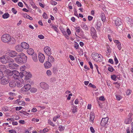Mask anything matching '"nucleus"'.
<instances>
[{
	"mask_svg": "<svg viewBox=\"0 0 133 133\" xmlns=\"http://www.w3.org/2000/svg\"><path fill=\"white\" fill-rule=\"evenodd\" d=\"M27 59L26 56L24 53L21 52L17 56L15 59L17 63L22 64L26 62Z\"/></svg>",
	"mask_w": 133,
	"mask_h": 133,
	"instance_id": "f257e3e1",
	"label": "nucleus"
},
{
	"mask_svg": "<svg viewBox=\"0 0 133 133\" xmlns=\"http://www.w3.org/2000/svg\"><path fill=\"white\" fill-rule=\"evenodd\" d=\"M13 76L16 79H18L20 78H22L24 76V74L23 72H21L19 73L16 70H14Z\"/></svg>",
	"mask_w": 133,
	"mask_h": 133,
	"instance_id": "f03ea898",
	"label": "nucleus"
},
{
	"mask_svg": "<svg viewBox=\"0 0 133 133\" xmlns=\"http://www.w3.org/2000/svg\"><path fill=\"white\" fill-rule=\"evenodd\" d=\"M11 39L10 36L8 34H3L1 37V40L4 42L7 43L10 41Z\"/></svg>",
	"mask_w": 133,
	"mask_h": 133,
	"instance_id": "7ed1b4c3",
	"label": "nucleus"
},
{
	"mask_svg": "<svg viewBox=\"0 0 133 133\" xmlns=\"http://www.w3.org/2000/svg\"><path fill=\"white\" fill-rule=\"evenodd\" d=\"M1 83L2 85H5L7 84L9 82L7 76H4L1 79Z\"/></svg>",
	"mask_w": 133,
	"mask_h": 133,
	"instance_id": "20e7f679",
	"label": "nucleus"
},
{
	"mask_svg": "<svg viewBox=\"0 0 133 133\" xmlns=\"http://www.w3.org/2000/svg\"><path fill=\"white\" fill-rule=\"evenodd\" d=\"M8 56H3L0 57V62L3 64H6L8 63V61L7 57Z\"/></svg>",
	"mask_w": 133,
	"mask_h": 133,
	"instance_id": "39448f33",
	"label": "nucleus"
},
{
	"mask_svg": "<svg viewBox=\"0 0 133 133\" xmlns=\"http://www.w3.org/2000/svg\"><path fill=\"white\" fill-rule=\"evenodd\" d=\"M44 50L48 56H50L51 54V49L50 47L48 46L45 47L44 48Z\"/></svg>",
	"mask_w": 133,
	"mask_h": 133,
	"instance_id": "423d86ee",
	"label": "nucleus"
},
{
	"mask_svg": "<svg viewBox=\"0 0 133 133\" xmlns=\"http://www.w3.org/2000/svg\"><path fill=\"white\" fill-rule=\"evenodd\" d=\"M94 25L95 28L98 31H99L100 30V27L101 26V23L99 21H94Z\"/></svg>",
	"mask_w": 133,
	"mask_h": 133,
	"instance_id": "0eeeda50",
	"label": "nucleus"
},
{
	"mask_svg": "<svg viewBox=\"0 0 133 133\" xmlns=\"http://www.w3.org/2000/svg\"><path fill=\"white\" fill-rule=\"evenodd\" d=\"M108 119L109 118L108 117L103 118L100 123L101 126L103 127L105 126L106 124H107Z\"/></svg>",
	"mask_w": 133,
	"mask_h": 133,
	"instance_id": "6e6552de",
	"label": "nucleus"
},
{
	"mask_svg": "<svg viewBox=\"0 0 133 133\" xmlns=\"http://www.w3.org/2000/svg\"><path fill=\"white\" fill-rule=\"evenodd\" d=\"M132 115V113L129 114L128 118L125 119L124 121L125 123L126 124H129L131 122L132 119L131 117Z\"/></svg>",
	"mask_w": 133,
	"mask_h": 133,
	"instance_id": "1a4fd4ad",
	"label": "nucleus"
},
{
	"mask_svg": "<svg viewBox=\"0 0 133 133\" xmlns=\"http://www.w3.org/2000/svg\"><path fill=\"white\" fill-rule=\"evenodd\" d=\"M31 88V86L30 84H26L22 88V91L23 92L28 91L30 90Z\"/></svg>",
	"mask_w": 133,
	"mask_h": 133,
	"instance_id": "9d476101",
	"label": "nucleus"
},
{
	"mask_svg": "<svg viewBox=\"0 0 133 133\" xmlns=\"http://www.w3.org/2000/svg\"><path fill=\"white\" fill-rule=\"evenodd\" d=\"M40 85L41 87L43 89L47 90L49 88L48 85L45 82H41L40 83Z\"/></svg>",
	"mask_w": 133,
	"mask_h": 133,
	"instance_id": "9b49d317",
	"label": "nucleus"
},
{
	"mask_svg": "<svg viewBox=\"0 0 133 133\" xmlns=\"http://www.w3.org/2000/svg\"><path fill=\"white\" fill-rule=\"evenodd\" d=\"M91 34L93 38H96L97 35L96 31L93 27H92L91 29Z\"/></svg>",
	"mask_w": 133,
	"mask_h": 133,
	"instance_id": "f8f14e48",
	"label": "nucleus"
},
{
	"mask_svg": "<svg viewBox=\"0 0 133 133\" xmlns=\"http://www.w3.org/2000/svg\"><path fill=\"white\" fill-rule=\"evenodd\" d=\"M17 53L15 51H11L8 53V55L10 57H14L16 56L17 57Z\"/></svg>",
	"mask_w": 133,
	"mask_h": 133,
	"instance_id": "ddd939ff",
	"label": "nucleus"
},
{
	"mask_svg": "<svg viewBox=\"0 0 133 133\" xmlns=\"http://www.w3.org/2000/svg\"><path fill=\"white\" fill-rule=\"evenodd\" d=\"M23 73L24 74V76L25 77V79L26 80H28L31 76V74L30 72L29 73L26 71H24Z\"/></svg>",
	"mask_w": 133,
	"mask_h": 133,
	"instance_id": "4468645a",
	"label": "nucleus"
},
{
	"mask_svg": "<svg viewBox=\"0 0 133 133\" xmlns=\"http://www.w3.org/2000/svg\"><path fill=\"white\" fill-rule=\"evenodd\" d=\"M39 61L41 63H43L44 61L45 56L43 54L41 53L38 55Z\"/></svg>",
	"mask_w": 133,
	"mask_h": 133,
	"instance_id": "2eb2a0df",
	"label": "nucleus"
},
{
	"mask_svg": "<svg viewBox=\"0 0 133 133\" xmlns=\"http://www.w3.org/2000/svg\"><path fill=\"white\" fill-rule=\"evenodd\" d=\"M8 66L9 67V68L10 69H15L18 66V65L14 63H9Z\"/></svg>",
	"mask_w": 133,
	"mask_h": 133,
	"instance_id": "dca6fc26",
	"label": "nucleus"
},
{
	"mask_svg": "<svg viewBox=\"0 0 133 133\" xmlns=\"http://www.w3.org/2000/svg\"><path fill=\"white\" fill-rule=\"evenodd\" d=\"M15 49L17 51L19 52L22 51L23 50L21 45H16L15 47Z\"/></svg>",
	"mask_w": 133,
	"mask_h": 133,
	"instance_id": "f3484780",
	"label": "nucleus"
},
{
	"mask_svg": "<svg viewBox=\"0 0 133 133\" xmlns=\"http://www.w3.org/2000/svg\"><path fill=\"white\" fill-rule=\"evenodd\" d=\"M21 45H22V48H23V49H27L29 48V45L25 42H23L22 43Z\"/></svg>",
	"mask_w": 133,
	"mask_h": 133,
	"instance_id": "a211bd4d",
	"label": "nucleus"
},
{
	"mask_svg": "<svg viewBox=\"0 0 133 133\" xmlns=\"http://www.w3.org/2000/svg\"><path fill=\"white\" fill-rule=\"evenodd\" d=\"M115 23L117 26H119L121 25L122 22L121 21V19L119 18H117L115 20Z\"/></svg>",
	"mask_w": 133,
	"mask_h": 133,
	"instance_id": "6ab92c4d",
	"label": "nucleus"
},
{
	"mask_svg": "<svg viewBox=\"0 0 133 133\" xmlns=\"http://www.w3.org/2000/svg\"><path fill=\"white\" fill-rule=\"evenodd\" d=\"M16 81H12L9 83V85L11 87L14 88L16 86Z\"/></svg>",
	"mask_w": 133,
	"mask_h": 133,
	"instance_id": "aec40b11",
	"label": "nucleus"
},
{
	"mask_svg": "<svg viewBox=\"0 0 133 133\" xmlns=\"http://www.w3.org/2000/svg\"><path fill=\"white\" fill-rule=\"evenodd\" d=\"M44 67L46 68H48L50 67L51 64L50 62L48 61H46L44 64Z\"/></svg>",
	"mask_w": 133,
	"mask_h": 133,
	"instance_id": "412c9836",
	"label": "nucleus"
},
{
	"mask_svg": "<svg viewBox=\"0 0 133 133\" xmlns=\"http://www.w3.org/2000/svg\"><path fill=\"white\" fill-rule=\"evenodd\" d=\"M27 52L29 55H32L34 54V50L31 48H29L27 50Z\"/></svg>",
	"mask_w": 133,
	"mask_h": 133,
	"instance_id": "4be33fe9",
	"label": "nucleus"
},
{
	"mask_svg": "<svg viewBox=\"0 0 133 133\" xmlns=\"http://www.w3.org/2000/svg\"><path fill=\"white\" fill-rule=\"evenodd\" d=\"M16 82H17L16 83H17L16 85L17 87L19 88H20L23 86V84L22 82L19 80L18 79L17 81Z\"/></svg>",
	"mask_w": 133,
	"mask_h": 133,
	"instance_id": "5701e85b",
	"label": "nucleus"
},
{
	"mask_svg": "<svg viewBox=\"0 0 133 133\" xmlns=\"http://www.w3.org/2000/svg\"><path fill=\"white\" fill-rule=\"evenodd\" d=\"M49 56L48 59V61L50 63L54 62V57L50 55Z\"/></svg>",
	"mask_w": 133,
	"mask_h": 133,
	"instance_id": "b1692460",
	"label": "nucleus"
},
{
	"mask_svg": "<svg viewBox=\"0 0 133 133\" xmlns=\"http://www.w3.org/2000/svg\"><path fill=\"white\" fill-rule=\"evenodd\" d=\"M32 57L33 60L35 62H36L38 61L37 55L36 54H33L32 55Z\"/></svg>",
	"mask_w": 133,
	"mask_h": 133,
	"instance_id": "393cba45",
	"label": "nucleus"
},
{
	"mask_svg": "<svg viewBox=\"0 0 133 133\" xmlns=\"http://www.w3.org/2000/svg\"><path fill=\"white\" fill-rule=\"evenodd\" d=\"M16 42V41L14 38H11L10 41H9V44H15Z\"/></svg>",
	"mask_w": 133,
	"mask_h": 133,
	"instance_id": "a878e982",
	"label": "nucleus"
},
{
	"mask_svg": "<svg viewBox=\"0 0 133 133\" xmlns=\"http://www.w3.org/2000/svg\"><path fill=\"white\" fill-rule=\"evenodd\" d=\"M7 74L8 75L13 76V73L14 72V70L11 71L9 70H7Z\"/></svg>",
	"mask_w": 133,
	"mask_h": 133,
	"instance_id": "bb28decb",
	"label": "nucleus"
},
{
	"mask_svg": "<svg viewBox=\"0 0 133 133\" xmlns=\"http://www.w3.org/2000/svg\"><path fill=\"white\" fill-rule=\"evenodd\" d=\"M9 17V15L8 13H5L2 16V18L4 19L8 18Z\"/></svg>",
	"mask_w": 133,
	"mask_h": 133,
	"instance_id": "cd10ccee",
	"label": "nucleus"
},
{
	"mask_svg": "<svg viewBox=\"0 0 133 133\" xmlns=\"http://www.w3.org/2000/svg\"><path fill=\"white\" fill-rule=\"evenodd\" d=\"M95 118V116L92 114H90V121L93 122Z\"/></svg>",
	"mask_w": 133,
	"mask_h": 133,
	"instance_id": "c85d7f7f",
	"label": "nucleus"
},
{
	"mask_svg": "<svg viewBox=\"0 0 133 133\" xmlns=\"http://www.w3.org/2000/svg\"><path fill=\"white\" fill-rule=\"evenodd\" d=\"M0 68H1V71H4L6 69V66L3 65L0 66Z\"/></svg>",
	"mask_w": 133,
	"mask_h": 133,
	"instance_id": "c756f323",
	"label": "nucleus"
},
{
	"mask_svg": "<svg viewBox=\"0 0 133 133\" xmlns=\"http://www.w3.org/2000/svg\"><path fill=\"white\" fill-rule=\"evenodd\" d=\"M77 106L73 105V107H73V109H72V112L73 114L75 113L77 111Z\"/></svg>",
	"mask_w": 133,
	"mask_h": 133,
	"instance_id": "7c9ffc66",
	"label": "nucleus"
},
{
	"mask_svg": "<svg viewBox=\"0 0 133 133\" xmlns=\"http://www.w3.org/2000/svg\"><path fill=\"white\" fill-rule=\"evenodd\" d=\"M37 90V89L34 88H32L30 89V91L32 93H34L36 92Z\"/></svg>",
	"mask_w": 133,
	"mask_h": 133,
	"instance_id": "2f4dec72",
	"label": "nucleus"
},
{
	"mask_svg": "<svg viewBox=\"0 0 133 133\" xmlns=\"http://www.w3.org/2000/svg\"><path fill=\"white\" fill-rule=\"evenodd\" d=\"M101 19L103 21H105V15L104 13H102L101 15Z\"/></svg>",
	"mask_w": 133,
	"mask_h": 133,
	"instance_id": "473e14b6",
	"label": "nucleus"
},
{
	"mask_svg": "<svg viewBox=\"0 0 133 133\" xmlns=\"http://www.w3.org/2000/svg\"><path fill=\"white\" fill-rule=\"evenodd\" d=\"M82 27L83 29H84L86 30H88V28L85 24H83L82 25Z\"/></svg>",
	"mask_w": 133,
	"mask_h": 133,
	"instance_id": "72a5a7b5",
	"label": "nucleus"
},
{
	"mask_svg": "<svg viewBox=\"0 0 133 133\" xmlns=\"http://www.w3.org/2000/svg\"><path fill=\"white\" fill-rule=\"evenodd\" d=\"M109 66L110 67H108V70L109 71L112 72H113L114 70V69L111 66L109 65Z\"/></svg>",
	"mask_w": 133,
	"mask_h": 133,
	"instance_id": "f704fd0d",
	"label": "nucleus"
},
{
	"mask_svg": "<svg viewBox=\"0 0 133 133\" xmlns=\"http://www.w3.org/2000/svg\"><path fill=\"white\" fill-rule=\"evenodd\" d=\"M24 16L25 17L28 19H29L31 20H33V18L32 17H30L29 15L27 14H26L25 15H24Z\"/></svg>",
	"mask_w": 133,
	"mask_h": 133,
	"instance_id": "c9c22d12",
	"label": "nucleus"
},
{
	"mask_svg": "<svg viewBox=\"0 0 133 133\" xmlns=\"http://www.w3.org/2000/svg\"><path fill=\"white\" fill-rule=\"evenodd\" d=\"M8 63H9L10 62H14V60L12 58H10L9 56H8Z\"/></svg>",
	"mask_w": 133,
	"mask_h": 133,
	"instance_id": "e433bc0d",
	"label": "nucleus"
},
{
	"mask_svg": "<svg viewBox=\"0 0 133 133\" xmlns=\"http://www.w3.org/2000/svg\"><path fill=\"white\" fill-rule=\"evenodd\" d=\"M116 76L115 75H112L111 76V79L114 81H116Z\"/></svg>",
	"mask_w": 133,
	"mask_h": 133,
	"instance_id": "4c0bfd02",
	"label": "nucleus"
},
{
	"mask_svg": "<svg viewBox=\"0 0 133 133\" xmlns=\"http://www.w3.org/2000/svg\"><path fill=\"white\" fill-rule=\"evenodd\" d=\"M18 103L19 105H24L25 104V102L22 101L19 102Z\"/></svg>",
	"mask_w": 133,
	"mask_h": 133,
	"instance_id": "58836bf2",
	"label": "nucleus"
},
{
	"mask_svg": "<svg viewBox=\"0 0 133 133\" xmlns=\"http://www.w3.org/2000/svg\"><path fill=\"white\" fill-rule=\"evenodd\" d=\"M88 86L90 87H92L93 88H96V86L95 85L92 84L90 83L89 84Z\"/></svg>",
	"mask_w": 133,
	"mask_h": 133,
	"instance_id": "ea45409f",
	"label": "nucleus"
},
{
	"mask_svg": "<svg viewBox=\"0 0 133 133\" xmlns=\"http://www.w3.org/2000/svg\"><path fill=\"white\" fill-rule=\"evenodd\" d=\"M117 45L119 50H120L121 49L122 47L120 43L117 44Z\"/></svg>",
	"mask_w": 133,
	"mask_h": 133,
	"instance_id": "a19ab883",
	"label": "nucleus"
},
{
	"mask_svg": "<svg viewBox=\"0 0 133 133\" xmlns=\"http://www.w3.org/2000/svg\"><path fill=\"white\" fill-rule=\"evenodd\" d=\"M58 128L60 129V131H61L64 129L65 127L62 125H60L58 127Z\"/></svg>",
	"mask_w": 133,
	"mask_h": 133,
	"instance_id": "79ce46f5",
	"label": "nucleus"
},
{
	"mask_svg": "<svg viewBox=\"0 0 133 133\" xmlns=\"http://www.w3.org/2000/svg\"><path fill=\"white\" fill-rule=\"evenodd\" d=\"M50 3L52 5H56L57 4V3L53 1H51L50 2Z\"/></svg>",
	"mask_w": 133,
	"mask_h": 133,
	"instance_id": "37998d69",
	"label": "nucleus"
},
{
	"mask_svg": "<svg viewBox=\"0 0 133 133\" xmlns=\"http://www.w3.org/2000/svg\"><path fill=\"white\" fill-rule=\"evenodd\" d=\"M114 60L115 61V64H117L118 63V61L117 58V57H116V56H115V58L114 59Z\"/></svg>",
	"mask_w": 133,
	"mask_h": 133,
	"instance_id": "c03bdc74",
	"label": "nucleus"
},
{
	"mask_svg": "<svg viewBox=\"0 0 133 133\" xmlns=\"http://www.w3.org/2000/svg\"><path fill=\"white\" fill-rule=\"evenodd\" d=\"M43 18L44 19H46L47 18V15L46 14L45 12H44L43 15Z\"/></svg>",
	"mask_w": 133,
	"mask_h": 133,
	"instance_id": "a18cd8bd",
	"label": "nucleus"
},
{
	"mask_svg": "<svg viewBox=\"0 0 133 133\" xmlns=\"http://www.w3.org/2000/svg\"><path fill=\"white\" fill-rule=\"evenodd\" d=\"M79 45L76 42L75 43L74 47L76 49H78Z\"/></svg>",
	"mask_w": 133,
	"mask_h": 133,
	"instance_id": "49530a36",
	"label": "nucleus"
},
{
	"mask_svg": "<svg viewBox=\"0 0 133 133\" xmlns=\"http://www.w3.org/2000/svg\"><path fill=\"white\" fill-rule=\"evenodd\" d=\"M46 74L47 75L49 76H50L51 75V71L49 70H48L47 71Z\"/></svg>",
	"mask_w": 133,
	"mask_h": 133,
	"instance_id": "de8ad7c7",
	"label": "nucleus"
},
{
	"mask_svg": "<svg viewBox=\"0 0 133 133\" xmlns=\"http://www.w3.org/2000/svg\"><path fill=\"white\" fill-rule=\"evenodd\" d=\"M11 11L14 14H16L17 12V11L15 10L14 8H12Z\"/></svg>",
	"mask_w": 133,
	"mask_h": 133,
	"instance_id": "09e8293b",
	"label": "nucleus"
},
{
	"mask_svg": "<svg viewBox=\"0 0 133 133\" xmlns=\"http://www.w3.org/2000/svg\"><path fill=\"white\" fill-rule=\"evenodd\" d=\"M76 4L78 7H81L82 6L81 4L79 1H77L76 2Z\"/></svg>",
	"mask_w": 133,
	"mask_h": 133,
	"instance_id": "8fccbe9b",
	"label": "nucleus"
},
{
	"mask_svg": "<svg viewBox=\"0 0 133 133\" xmlns=\"http://www.w3.org/2000/svg\"><path fill=\"white\" fill-rule=\"evenodd\" d=\"M48 123L52 126L54 127L55 126L53 122L51 121L50 120H49L48 121Z\"/></svg>",
	"mask_w": 133,
	"mask_h": 133,
	"instance_id": "3c124183",
	"label": "nucleus"
},
{
	"mask_svg": "<svg viewBox=\"0 0 133 133\" xmlns=\"http://www.w3.org/2000/svg\"><path fill=\"white\" fill-rule=\"evenodd\" d=\"M95 59L97 61H100L101 60V58L99 55L97 57V58L96 57L95 58Z\"/></svg>",
	"mask_w": 133,
	"mask_h": 133,
	"instance_id": "603ef678",
	"label": "nucleus"
},
{
	"mask_svg": "<svg viewBox=\"0 0 133 133\" xmlns=\"http://www.w3.org/2000/svg\"><path fill=\"white\" fill-rule=\"evenodd\" d=\"M116 99L118 101H119L121 98L122 97L119 95H116Z\"/></svg>",
	"mask_w": 133,
	"mask_h": 133,
	"instance_id": "864d4df0",
	"label": "nucleus"
},
{
	"mask_svg": "<svg viewBox=\"0 0 133 133\" xmlns=\"http://www.w3.org/2000/svg\"><path fill=\"white\" fill-rule=\"evenodd\" d=\"M38 38L41 39H42L44 38V36L42 35H38Z\"/></svg>",
	"mask_w": 133,
	"mask_h": 133,
	"instance_id": "5fc2aeb1",
	"label": "nucleus"
},
{
	"mask_svg": "<svg viewBox=\"0 0 133 133\" xmlns=\"http://www.w3.org/2000/svg\"><path fill=\"white\" fill-rule=\"evenodd\" d=\"M9 132L10 133H16V131L13 130H9Z\"/></svg>",
	"mask_w": 133,
	"mask_h": 133,
	"instance_id": "6e6d98bb",
	"label": "nucleus"
},
{
	"mask_svg": "<svg viewBox=\"0 0 133 133\" xmlns=\"http://www.w3.org/2000/svg\"><path fill=\"white\" fill-rule=\"evenodd\" d=\"M99 99L100 100L104 101L105 100V99L104 96H101L99 97Z\"/></svg>",
	"mask_w": 133,
	"mask_h": 133,
	"instance_id": "4d7b16f0",
	"label": "nucleus"
},
{
	"mask_svg": "<svg viewBox=\"0 0 133 133\" xmlns=\"http://www.w3.org/2000/svg\"><path fill=\"white\" fill-rule=\"evenodd\" d=\"M131 91L129 90H127L126 91V94L127 95H129L131 94Z\"/></svg>",
	"mask_w": 133,
	"mask_h": 133,
	"instance_id": "13d9d810",
	"label": "nucleus"
},
{
	"mask_svg": "<svg viewBox=\"0 0 133 133\" xmlns=\"http://www.w3.org/2000/svg\"><path fill=\"white\" fill-rule=\"evenodd\" d=\"M3 74L2 72L0 71V79H1L3 77Z\"/></svg>",
	"mask_w": 133,
	"mask_h": 133,
	"instance_id": "bf43d9fd",
	"label": "nucleus"
},
{
	"mask_svg": "<svg viewBox=\"0 0 133 133\" xmlns=\"http://www.w3.org/2000/svg\"><path fill=\"white\" fill-rule=\"evenodd\" d=\"M74 11L75 12V13H74L75 15L76 16H77L78 18L79 17H78V15L77 13V11H76V9L75 8H74Z\"/></svg>",
	"mask_w": 133,
	"mask_h": 133,
	"instance_id": "052dcab7",
	"label": "nucleus"
},
{
	"mask_svg": "<svg viewBox=\"0 0 133 133\" xmlns=\"http://www.w3.org/2000/svg\"><path fill=\"white\" fill-rule=\"evenodd\" d=\"M66 32V33L68 34V35H69L70 34H71V32L69 28H68L67 29Z\"/></svg>",
	"mask_w": 133,
	"mask_h": 133,
	"instance_id": "680f3d73",
	"label": "nucleus"
},
{
	"mask_svg": "<svg viewBox=\"0 0 133 133\" xmlns=\"http://www.w3.org/2000/svg\"><path fill=\"white\" fill-rule=\"evenodd\" d=\"M69 58L71 60L73 61L75 59V58L73 56L71 55H70L69 56Z\"/></svg>",
	"mask_w": 133,
	"mask_h": 133,
	"instance_id": "e2e57ef3",
	"label": "nucleus"
},
{
	"mask_svg": "<svg viewBox=\"0 0 133 133\" xmlns=\"http://www.w3.org/2000/svg\"><path fill=\"white\" fill-rule=\"evenodd\" d=\"M90 130L93 133L95 132V130H94V129L92 127H90Z\"/></svg>",
	"mask_w": 133,
	"mask_h": 133,
	"instance_id": "0e129e2a",
	"label": "nucleus"
},
{
	"mask_svg": "<svg viewBox=\"0 0 133 133\" xmlns=\"http://www.w3.org/2000/svg\"><path fill=\"white\" fill-rule=\"evenodd\" d=\"M88 63L89 65L90 66V68L91 69H93V67L92 63L90 61Z\"/></svg>",
	"mask_w": 133,
	"mask_h": 133,
	"instance_id": "69168bd1",
	"label": "nucleus"
},
{
	"mask_svg": "<svg viewBox=\"0 0 133 133\" xmlns=\"http://www.w3.org/2000/svg\"><path fill=\"white\" fill-rule=\"evenodd\" d=\"M37 109L35 108H34L31 110V112H35L37 111Z\"/></svg>",
	"mask_w": 133,
	"mask_h": 133,
	"instance_id": "338daca9",
	"label": "nucleus"
},
{
	"mask_svg": "<svg viewBox=\"0 0 133 133\" xmlns=\"http://www.w3.org/2000/svg\"><path fill=\"white\" fill-rule=\"evenodd\" d=\"M48 129H47V128H45L43 129V132L42 133L46 132H48Z\"/></svg>",
	"mask_w": 133,
	"mask_h": 133,
	"instance_id": "774afa93",
	"label": "nucleus"
}]
</instances>
